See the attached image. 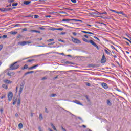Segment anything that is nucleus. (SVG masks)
<instances>
[{
	"label": "nucleus",
	"mask_w": 131,
	"mask_h": 131,
	"mask_svg": "<svg viewBox=\"0 0 131 131\" xmlns=\"http://www.w3.org/2000/svg\"><path fill=\"white\" fill-rule=\"evenodd\" d=\"M4 82H5V83H7L8 84H10L11 83H12V81L8 79L4 80Z\"/></svg>",
	"instance_id": "9d476101"
},
{
	"label": "nucleus",
	"mask_w": 131,
	"mask_h": 131,
	"mask_svg": "<svg viewBox=\"0 0 131 131\" xmlns=\"http://www.w3.org/2000/svg\"><path fill=\"white\" fill-rule=\"evenodd\" d=\"M93 15H99V14H100V13H99L98 11H97V13L96 12H93Z\"/></svg>",
	"instance_id": "473e14b6"
},
{
	"label": "nucleus",
	"mask_w": 131,
	"mask_h": 131,
	"mask_svg": "<svg viewBox=\"0 0 131 131\" xmlns=\"http://www.w3.org/2000/svg\"><path fill=\"white\" fill-rule=\"evenodd\" d=\"M17 33H18L17 32H15V31L10 32V34H12L13 35H15L17 34Z\"/></svg>",
	"instance_id": "6ab92c4d"
},
{
	"label": "nucleus",
	"mask_w": 131,
	"mask_h": 131,
	"mask_svg": "<svg viewBox=\"0 0 131 131\" xmlns=\"http://www.w3.org/2000/svg\"><path fill=\"white\" fill-rule=\"evenodd\" d=\"M37 39L38 40L40 41L42 40V38H38Z\"/></svg>",
	"instance_id": "e2e57ef3"
},
{
	"label": "nucleus",
	"mask_w": 131,
	"mask_h": 131,
	"mask_svg": "<svg viewBox=\"0 0 131 131\" xmlns=\"http://www.w3.org/2000/svg\"><path fill=\"white\" fill-rule=\"evenodd\" d=\"M45 79H47V78H46V77H43V78H42V80H45Z\"/></svg>",
	"instance_id": "774afa93"
},
{
	"label": "nucleus",
	"mask_w": 131,
	"mask_h": 131,
	"mask_svg": "<svg viewBox=\"0 0 131 131\" xmlns=\"http://www.w3.org/2000/svg\"><path fill=\"white\" fill-rule=\"evenodd\" d=\"M107 104L108 106H111V102H110V101L107 100Z\"/></svg>",
	"instance_id": "2f4dec72"
},
{
	"label": "nucleus",
	"mask_w": 131,
	"mask_h": 131,
	"mask_svg": "<svg viewBox=\"0 0 131 131\" xmlns=\"http://www.w3.org/2000/svg\"><path fill=\"white\" fill-rule=\"evenodd\" d=\"M20 37H22V36H21V35H18V36L17 37V38H20Z\"/></svg>",
	"instance_id": "052dcab7"
},
{
	"label": "nucleus",
	"mask_w": 131,
	"mask_h": 131,
	"mask_svg": "<svg viewBox=\"0 0 131 131\" xmlns=\"http://www.w3.org/2000/svg\"><path fill=\"white\" fill-rule=\"evenodd\" d=\"M39 29H41V30H45V28L42 27H39Z\"/></svg>",
	"instance_id": "0e129e2a"
},
{
	"label": "nucleus",
	"mask_w": 131,
	"mask_h": 131,
	"mask_svg": "<svg viewBox=\"0 0 131 131\" xmlns=\"http://www.w3.org/2000/svg\"><path fill=\"white\" fill-rule=\"evenodd\" d=\"M7 75L9 76H14V75H15V73L13 72H8L7 73Z\"/></svg>",
	"instance_id": "1a4fd4ad"
},
{
	"label": "nucleus",
	"mask_w": 131,
	"mask_h": 131,
	"mask_svg": "<svg viewBox=\"0 0 131 131\" xmlns=\"http://www.w3.org/2000/svg\"><path fill=\"white\" fill-rule=\"evenodd\" d=\"M37 66H38V64H36L35 66H32L30 68H29V69H33V68H35V67H37Z\"/></svg>",
	"instance_id": "5701e85b"
},
{
	"label": "nucleus",
	"mask_w": 131,
	"mask_h": 131,
	"mask_svg": "<svg viewBox=\"0 0 131 131\" xmlns=\"http://www.w3.org/2000/svg\"><path fill=\"white\" fill-rule=\"evenodd\" d=\"M56 30H60V31H62L64 30V29L61 28H56Z\"/></svg>",
	"instance_id": "c9c22d12"
},
{
	"label": "nucleus",
	"mask_w": 131,
	"mask_h": 131,
	"mask_svg": "<svg viewBox=\"0 0 131 131\" xmlns=\"http://www.w3.org/2000/svg\"><path fill=\"white\" fill-rule=\"evenodd\" d=\"M6 8H0V11L2 12H6Z\"/></svg>",
	"instance_id": "a878e982"
},
{
	"label": "nucleus",
	"mask_w": 131,
	"mask_h": 131,
	"mask_svg": "<svg viewBox=\"0 0 131 131\" xmlns=\"http://www.w3.org/2000/svg\"><path fill=\"white\" fill-rule=\"evenodd\" d=\"M38 17H39V16L37 15H34V18H35V19H37V18H38Z\"/></svg>",
	"instance_id": "49530a36"
},
{
	"label": "nucleus",
	"mask_w": 131,
	"mask_h": 131,
	"mask_svg": "<svg viewBox=\"0 0 131 131\" xmlns=\"http://www.w3.org/2000/svg\"><path fill=\"white\" fill-rule=\"evenodd\" d=\"M74 19H62V22H69V21H73Z\"/></svg>",
	"instance_id": "f8f14e48"
},
{
	"label": "nucleus",
	"mask_w": 131,
	"mask_h": 131,
	"mask_svg": "<svg viewBox=\"0 0 131 131\" xmlns=\"http://www.w3.org/2000/svg\"><path fill=\"white\" fill-rule=\"evenodd\" d=\"M39 118L40 120H42V119H43V118L42 117V114H39Z\"/></svg>",
	"instance_id": "aec40b11"
},
{
	"label": "nucleus",
	"mask_w": 131,
	"mask_h": 131,
	"mask_svg": "<svg viewBox=\"0 0 131 131\" xmlns=\"http://www.w3.org/2000/svg\"><path fill=\"white\" fill-rule=\"evenodd\" d=\"M61 128H62V130L66 131V129L64 128V127H61Z\"/></svg>",
	"instance_id": "338daca9"
},
{
	"label": "nucleus",
	"mask_w": 131,
	"mask_h": 131,
	"mask_svg": "<svg viewBox=\"0 0 131 131\" xmlns=\"http://www.w3.org/2000/svg\"><path fill=\"white\" fill-rule=\"evenodd\" d=\"M45 112H46V113H49V111L48 110V108H45Z\"/></svg>",
	"instance_id": "8fccbe9b"
},
{
	"label": "nucleus",
	"mask_w": 131,
	"mask_h": 131,
	"mask_svg": "<svg viewBox=\"0 0 131 131\" xmlns=\"http://www.w3.org/2000/svg\"><path fill=\"white\" fill-rule=\"evenodd\" d=\"M15 0H8V3H14Z\"/></svg>",
	"instance_id": "58836bf2"
},
{
	"label": "nucleus",
	"mask_w": 131,
	"mask_h": 131,
	"mask_svg": "<svg viewBox=\"0 0 131 131\" xmlns=\"http://www.w3.org/2000/svg\"><path fill=\"white\" fill-rule=\"evenodd\" d=\"M15 116L16 117H19V114H18V113L15 114Z\"/></svg>",
	"instance_id": "680f3d73"
},
{
	"label": "nucleus",
	"mask_w": 131,
	"mask_h": 131,
	"mask_svg": "<svg viewBox=\"0 0 131 131\" xmlns=\"http://www.w3.org/2000/svg\"><path fill=\"white\" fill-rule=\"evenodd\" d=\"M54 40H55L54 39H48L47 41L48 42H52V41H54Z\"/></svg>",
	"instance_id": "7c9ffc66"
},
{
	"label": "nucleus",
	"mask_w": 131,
	"mask_h": 131,
	"mask_svg": "<svg viewBox=\"0 0 131 131\" xmlns=\"http://www.w3.org/2000/svg\"><path fill=\"white\" fill-rule=\"evenodd\" d=\"M17 102V99L15 100H14V102H13V105H16V103Z\"/></svg>",
	"instance_id": "37998d69"
},
{
	"label": "nucleus",
	"mask_w": 131,
	"mask_h": 131,
	"mask_svg": "<svg viewBox=\"0 0 131 131\" xmlns=\"http://www.w3.org/2000/svg\"><path fill=\"white\" fill-rule=\"evenodd\" d=\"M82 40H83V41H85V42H88V43H89L90 42V40H88V39H85V38H83Z\"/></svg>",
	"instance_id": "4be33fe9"
},
{
	"label": "nucleus",
	"mask_w": 131,
	"mask_h": 131,
	"mask_svg": "<svg viewBox=\"0 0 131 131\" xmlns=\"http://www.w3.org/2000/svg\"><path fill=\"white\" fill-rule=\"evenodd\" d=\"M76 118H78V119H79L80 120H82V119L80 117H77Z\"/></svg>",
	"instance_id": "09e8293b"
},
{
	"label": "nucleus",
	"mask_w": 131,
	"mask_h": 131,
	"mask_svg": "<svg viewBox=\"0 0 131 131\" xmlns=\"http://www.w3.org/2000/svg\"><path fill=\"white\" fill-rule=\"evenodd\" d=\"M33 61H34V59H31V60L30 59V60H28L27 62H28L29 63H30L31 62H33Z\"/></svg>",
	"instance_id": "e433bc0d"
},
{
	"label": "nucleus",
	"mask_w": 131,
	"mask_h": 131,
	"mask_svg": "<svg viewBox=\"0 0 131 131\" xmlns=\"http://www.w3.org/2000/svg\"><path fill=\"white\" fill-rule=\"evenodd\" d=\"M7 37H8V35H4L2 36V38H7Z\"/></svg>",
	"instance_id": "f704fd0d"
},
{
	"label": "nucleus",
	"mask_w": 131,
	"mask_h": 131,
	"mask_svg": "<svg viewBox=\"0 0 131 131\" xmlns=\"http://www.w3.org/2000/svg\"><path fill=\"white\" fill-rule=\"evenodd\" d=\"M101 85L105 90H107V89H108V85L106 84V83H102Z\"/></svg>",
	"instance_id": "6e6552de"
},
{
	"label": "nucleus",
	"mask_w": 131,
	"mask_h": 131,
	"mask_svg": "<svg viewBox=\"0 0 131 131\" xmlns=\"http://www.w3.org/2000/svg\"><path fill=\"white\" fill-rule=\"evenodd\" d=\"M28 68V66L25 64L23 68H21V69H27Z\"/></svg>",
	"instance_id": "bb28decb"
},
{
	"label": "nucleus",
	"mask_w": 131,
	"mask_h": 131,
	"mask_svg": "<svg viewBox=\"0 0 131 131\" xmlns=\"http://www.w3.org/2000/svg\"><path fill=\"white\" fill-rule=\"evenodd\" d=\"M38 130L39 131H43L42 129L41 128V127H40V126L38 127Z\"/></svg>",
	"instance_id": "ea45409f"
},
{
	"label": "nucleus",
	"mask_w": 131,
	"mask_h": 131,
	"mask_svg": "<svg viewBox=\"0 0 131 131\" xmlns=\"http://www.w3.org/2000/svg\"><path fill=\"white\" fill-rule=\"evenodd\" d=\"M72 103H75L76 104H77L78 105H80L81 106H82V104L81 103L79 102L78 100H74L72 101Z\"/></svg>",
	"instance_id": "0eeeda50"
},
{
	"label": "nucleus",
	"mask_w": 131,
	"mask_h": 131,
	"mask_svg": "<svg viewBox=\"0 0 131 131\" xmlns=\"http://www.w3.org/2000/svg\"><path fill=\"white\" fill-rule=\"evenodd\" d=\"M19 45H20V46H25V45H26V41H24L23 42H20L19 43Z\"/></svg>",
	"instance_id": "f3484780"
},
{
	"label": "nucleus",
	"mask_w": 131,
	"mask_h": 131,
	"mask_svg": "<svg viewBox=\"0 0 131 131\" xmlns=\"http://www.w3.org/2000/svg\"><path fill=\"white\" fill-rule=\"evenodd\" d=\"M0 112H1V113L3 114V112H4V110H3V108H1L0 109Z\"/></svg>",
	"instance_id": "603ef678"
},
{
	"label": "nucleus",
	"mask_w": 131,
	"mask_h": 131,
	"mask_svg": "<svg viewBox=\"0 0 131 131\" xmlns=\"http://www.w3.org/2000/svg\"><path fill=\"white\" fill-rule=\"evenodd\" d=\"M57 96V94H52L50 95V98H52V97H56Z\"/></svg>",
	"instance_id": "b1692460"
},
{
	"label": "nucleus",
	"mask_w": 131,
	"mask_h": 131,
	"mask_svg": "<svg viewBox=\"0 0 131 131\" xmlns=\"http://www.w3.org/2000/svg\"><path fill=\"white\" fill-rule=\"evenodd\" d=\"M20 104H21V99H20V98H19L18 100V101H17V105L20 106Z\"/></svg>",
	"instance_id": "c85d7f7f"
},
{
	"label": "nucleus",
	"mask_w": 131,
	"mask_h": 131,
	"mask_svg": "<svg viewBox=\"0 0 131 131\" xmlns=\"http://www.w3.org/2000/svg\"><path fill=\"white\" fill-rule=\"evenodd\" d=\"M31 32H36V33H40V31L35 30H31Z\"/></svg>",
	"instance_id": "dca6fc26"
},
{
	"label": "nucleus",
	"mask_w": 131,
	"mask_h": 131,
	"mask_svg": "<svg viewBox=\"0 0 131 131\" xmlns=\"http://www.w3.org/2000/svg\"><path fill=\"white\" fill-rule=\"evenodd\" d=\"M24 88V85L23 84H20V88H19V92H18V95L19 96H20L21 94H22V91H23V88Z\"/></svg>",
	"instance_id": "39448f33"
},
{
	"label": "nucleus",
	"mask_w": 131,
	"mask_h": 131,
	"mask_svg": "<svg viewBox=\"0 0 131 131\" xmlns=\"http://www.w3.org/2000/svg\"><path fill=\"white\" fill-rule=\"evenodd\" d=\"M94 38H95V39H97V40H100V39H99L98 37L96 36H94Z\"/></svg>",
	"instance_id": "5fc2aeb1"
},
{
	"label": "nucleus",
	"mask_w": 131,
	"mask_h": 131,
	"mask_svg": "<svg viewBox=\"0 0 131 131\" xmlns=\"http://www.w3.org/2000/svg\"><path fill=\"white\" fill-rule=\"evenodd\" d=\"M82 32L83 33H86V34H88V32L84 31H82Z\"/></svg>",
	"instance_id": "13d9d810"
},
{
	"label": "nucleus",
	"mask_w": 131,
	"mask_h": 131,
	"mask_svg": "<svg viewBox=\"0 0 131 131\" xmlns=\"http://www.w3.org/2000/svg\"><path fill=\"white\" fill-rule=\"evenodd\" d=\"M26 45L29 44V43H31V41H26Z\"/></svg>",
	"instance_id": "6e6d98bb"
},
{
	"label": "nucleus",
	"mask_w": 131,
	"mask_h": 131,
	"mask_svg": "<svg viewBox=\"0 0 131 131\" xmlns=\"http://www.w3.org/2000/svg\"><path fill=\"white\" fill-rule=\"evenodd\" d=\"M18 127L19 129H21L23 127V124H22V123H20L18 124Z\"/></svg>",
	"instance_id": "a211bd4d"
},
{
	"label": "nucleus",
	"mask_w": 131,
	"mask_h": 131,
	"mask_svg": "<svg viewBox=\"0 0 131 131\" xmlns=\"http://www.w3.org/2000/svg\"><path fill=\"white\" fill-rule=\"evenodd\" d=\"M106 62V57H105V55L103 54L102 58L101 60V62L103 64Z\"/></svg>",
	"instance_id": "423d86ee"
},
{
	"label": "nucleus",
	"mask_w": 131,
	"mask_h": 131,
	"mask_svg": "<svg viewBox=\"0 0 131 131\" xmlns=\"http://www.w3.org/2000/svg\"><path fill=\"white\" fill-rule=\"evenodd\" d=\"M18 6V3H15L12 4V7H17Z\"/></svg>",
	"instance_id": "cd10ccee"
},
{
	"label": "nucleus",
	"mask_w": 131,
	"mask_h": 131,
	"mask_svg": "<svg viewBox=\"0 0 131 131\" xmlns=\"http://www.w3.org/2000/svg\"><path fill=\"white\" fill-rule=\"evenodd\" d=\"M51 125L54 130H57V128H56V127L55 126V125H54V124L51 123Z\"/></svg>",
	"instance_id": "2eb2a0df"
},
{
	"label": "nucleus",
	"mask_w": 131,
	"mask_h": 131,
	"mask_svg": "<svg viewBox=\"0 0 131 131\" xmlns=\"http://www.w3.org/2000/svg\"><path fill=\"white\" fill-rule=\"evenodd\" d=\"M14 26H15V27H17V26H21V25L16 24V25H15Z\"/></svg>",
	"instance_id": "69168bd1"
},
{
	"label": "nucleus",
	"mask_w": 131,
	"mask_h": 131,
	"mask_svg": "<svg viewBox=\"0 0 131 131\" xmlns=\"http://www.w3.org/2000/svg\"><path fill=\"white\" fill-rule=\"evenodd\" d=\"M2 88H4V89H6V90H8V86L6 84L2 85Z\"/></svg>",
	"instance_id": "393cba45"
},
{
	"label": "nucleus",
	"mask_w": 131,
	"mask_h": 131,
	"mask_svg": "<svg viewBox=\"0 0 131 131\" xmlns=\"http://www.w3.org/2000/svg\"><path fill=\"white\" fill-rule=\"evenodd\" d=\"M89 43L92 45V46H94V47H95L97 50H100V48H99L98 45H97V44L94 41L90 40Z\"/></svg>",
	"instance_id": "7ed1b4c3"
},
{
	"label": "nucleus",
	"mask_w": 131,
	"mask_h": 131,
	"mask_svg": "<svg viewBox=\"0 0 131 131\" xmlns=\"http://www.w3.org/2000/svg\"><path fill=\"white\" fill-rule=\"evenodd\" d=\"M52 45H55V42H51L48 44V46H52Z\"/></svg>",
	"instance_id": "a18cd8bd"
},
{
	"label": "nucleus",
	"mask_w": 131,
	"mask_h": 131,
	"mask_svg": "<svg viewBox=\"0 0 131 131\" xmlns=\"http://www.w3.org/2000/svg\"><path fill=\"white\" fill-rule=\"evenodd\" d=\"M8 101H12L13 99V93L12 92H9L8 94Z\"/></svg>",
	"instance_id": "20e7f679"
},
{
	"label": "nucleus",
	"mask_w": 131,
	"mask_h": 131,
	"mask_svg": "<svg viewBox=\"0 0 131 131\" xmlns=\"http://www.w3.org/2000/svg\"><path fill=\"white\" fill-rule=\"evenodd\" d=\"M110 10L111 11V12H114V13H116V12H117V11H116L114 10H112V9H110Z\"/></svg>",
	"instance_id": "3c124183"
},
{
	"label": "nucleus",
	"mask_w": 131,
	"mask_h": 131,
	"mask_svg": "<svg viewBox=\"0 0 131 131\" xmlns=\"http://www.w3.org/2000/svg\"><path fill=\"white\" fill-rule=\"evenodd\" d=\"M37 47H40V48H45V47H47L46 45H40V46H37Z\"/></svg>",
	"instance_id": "72a5a7b5"
},
{
	"label": "nucleus",
	"mask_w": 131,
	"mask_h": 131,
	"mask_svg": "<svg viewBox=\"0 0 131 131\" xmlns=\"http://www.w3.org/2000/svg\"><path fill=\"white\" fill-rule=\"evenodd\" d=\"M13 9H15V7L10 8H6V12H9V11H12Z\"/></svg>",
	"instance_id": "ddd939ff"
},
{
	"label": "nucleus",
	"mask_w": 131,
	"mask_h": 131,
	"mask_svg": "<svg viewBox=\"0 0 131 131\" xmlns=\"http://www.w3.org/2000/svg\"><path fill=\"white\" fill-rule=\"evenodd\" d=\"M17 63H18V62H15L10 65V68L11 70H15L18 69V68H19V64H17Z\"/></svg>",
	"instance_id": "f257e3e1"
},
{
	"label": "nucleus",
	"mask_w": 131,
	"mask_h": 131,
	"mask_svg": "<svg viewBox=\"0 0 131 131\" xmlns=\"http://www.w3.org/2000/svg\"><path fill=\"white\" fill-rule=\"evenodd\" d=\"M34 72V71L28 72L25 73V75H27V74H30V73H33Z\"/></svg>",
	"instance_id": "412c9836"
},
{
	"label": "nucleus",
	"mask_w": 131,
	"mask_h": 131,
	"mask_svg": "<svg viewBox=\"0 0 131 131\" xmlns=\"http://www.w3.org/2000/svg\"><path fill=\"white\" fill-rule=\"evenodd\" d=\"M73 35H74V36H76V35H77V33H76V32H73L72 33Z\"/></svg>",
	"instance_id": "4d7b16f0"
},
{
	"label": "nucleus",
	"mask_w": 131,
	"mask_h": 131,
	"mask_svg": "<svg viewBox=\"0 0 131 131\" xmlns=\"http://www.w3.org/2000/svg\"><path fill=\"white\" fill-rule=\"evenodd\" d=\"M104 51H105V53H106V54H110V53H109L107 50L105 49V50H104Z\"/></svg>",
	"instance_id": "864d4df0"
},
{
	"label": "nucleus",
	"mask_w": 131,
	"mask_h": 131,
	"mask_svg": "<svg viewBox=\"0 0 131 131\" xmlns=\"http://www.w3.org/2000/svg\"><path fill=\"white\" fill-rule=\"evenodd\" d=\"M3 50V45H0V51H2Z\"/></svg>",
	"instance_id": "de8ad7c7"
},
{
	"label": "nucleus",
	"mask_w": 131,
	"mask_h": 131,
	"mask_svg": "<svg viewBox=\"0 0 131 131\" xmlns=\"http://www.w3.org/2000/svg\"><path fill=\"white\" fill-rule=\"evenodd\" d=\"M59 14H67L66 12H64V11H60Z\"/></svg>",
	"instance_id": "4c0bfd02"
},
{
	"label": "nucleus",
	"mask_w": 131,
	"mask_h": 131,
	"mask_svg": "<svg viewBox=\"0 0 131 131\" xmlns=\"http://www.w3.org/2000/svg\"><path fill=\"white\" fill-rule=\"evenodd\" d=\"M23 31H27V28L23 29Z\"/></svg>",
	"instance_id": "bf43d9fd"
},
{
	"label": "nucleus",
	"mask_w": 131,
	"mask_h": 131,
	"mask_svg": "<svg viewBox=\"0 0 131 131\" xmlns=\"http://www.w3.org/2000/svg\"><path fill=\"white\" fill-rule=\"evenodd\" d=\"M73 21H77L78 22H82V20H80L78 19H74Z\"/></svg>",
	"instance_id": "c03bdc74"
},
{
	"label": "nucleus",
	"mask_w": 131,
	"mask_h": 131,
	"mask_svg": "<svg viewBox=\"0 0 131 131\" xmlns=\"http://www.w3.org/2000/svg\"><path fill=\"white\" fill-rule=\"evenodd\" d=\"M116 13L117 14H121V15H123V16H125V14L124 13H123V12H122V11H120V12L117 11V12H116Z\"/></svg>",
	"instance_id": "4468645a"
},
{
	"label": "nucleus",
	"mask_w": 131,
	"mask_h": 131,
	"mask_svg": "<svg viewBox=\"0 0 131 131\" xmlns=\"http://www.w3.org/2000/svg\"><path fill=\"white\" fill-rule=\"evenodd\" d=\"M31 1H24V5H29V4H31Z\"/></svg>",
	"instance_id": "9b49d317"
},
{
	"label": "nucleus",
	"mask_w": 131,
	"mask_h": 131,
	"mask_svg": "<svg viewBox=\"0 0 131 131\" xmlns=\"http://www.w3.org/2000/svg\"><path fill=\"white\" fill-rule=\"evenodd\" d=\"M50 30H52L53 31H54V30H57V28H55L53 27H51L50 28Z\"/></svg>",
	"instance_id": "c756f323"
},
{
	"label": "nucleus",
	"mask_w": 131,
	"mask_h": 131,
	"mask_svg": "<svg viewBox=\"0 0 131 131\" xmlns=\"http://www.w3.org/2000/svg\"><path fill=\"white\" fill-rule=\"evenodd\" d=\"M72 41L74 43H77L78 45H79L80 43H81V41L80 40H79L77 38H74V37H72Z\"/></svg>",
	"instance_id": "f03ea898"
},
{
	"label": "nucleus",
	"mask_w": 131,
	"mask_h": 131,
	"mask_svg": "<svg viewBox=\"0 0 131 131\" xmlns=\"http://www.w3.org/2000/svg\"><path fill=\"white\" fill-rule=\"evenodd\" d=\"M58 41H61V42H65V41H64L61 39H58Z\"/></svg>",
	"instance_id": "79ce46f5"
},
{
	"label": "nucleus",
	"mask_w": 131,
	"mask_h": 131,
	"mask_svg": "<svg viewBox=\"0 0 131 131\" xmlns=\"http://www.w3.org/2000/svg\"><path fill=\"white\" fill-rule=\"evenodd\" d=\"M72 3H73V4L76 3V0H71Z\"/></svg>",
	"instance_id": "a19ab883"
}]
</instances>
